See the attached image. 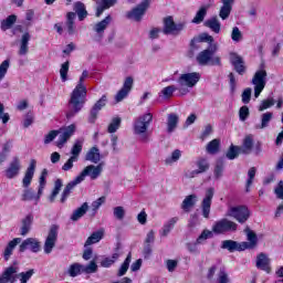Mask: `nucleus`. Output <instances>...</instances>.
<instances>
[{
	"label": "nucleus",
	"mask_w": 283,
	"mask_h": 283,
	"mask_svg": "<svg viewBox=\"0 0 283 283\" xmlns=\"http://www.w3.org/2000/svg\"><path fill=\"white\" fill-rule=\"evenodd\" d=\"M224 171V160L218 159L214 167V177L222 178V172Z\"/></svg>",
	"instance_id": "13d9d810"
},
{
	"label": "nucleus",
	"mask_w": 283,
	"mask_h": 283,
	"mask_svg": "<svg viewBox=\"0 0 283 283\" xmlns=\"http://www.w3.org/2000/svg\"><path fill=\"white\" fill-rule=\"evenodd\" d=\"M96 3V17H101L105 10H109L116 3V0H98Z\"/></svg>",
	"instance_id": "2f4dec72"
},
{
	"label": "nucleus",
	"mask_w": 283,
	"mask_h": 283,
	"mask_svg": "<svg viewBox=\"0 0 283 283\" xmlns=\"http://www.w3.org/2000/svg\"><path fill=\"white\" fill-rule=\"evenodd\" d=\"M85 143V139H76L71 148V158H75V160H78V157L81 156V151H83V144Z\"/></svg>",
	"instance_id": "e433bc0d"
},
{
	"label": "nucleus",
	"mask_w": 283,
	"mask_h": 283,
	"mask_svg": "<svg viewBox=\"0 0 283 283\" xmlns=\"http://www.w3.org/2000/svg\"><path fill=\"white\" fill-rule=\"evenodd\" d=\"M28 249H30L32 253H39V251H41V241L36 238H28L23 240L19 245L20 253H25Z\"/></svg>",
	"instance_id": "ddd939ff"
},
{
	"label": "nucleus",
	"mask_w": 283,
	"mask_h": 283,
	"mask_svg": "<svg viewBox=\"0 0 283 283\" xmlns=\"http://www.w3.org/2000/svg\"><path fill=\"white\" fill-rule=\"evenodd\" d=\"M221 249H226L230 253H233L235 251H244L242 243H239L238 241L233 240L222 241Z\"/></svg>",
	"instance_id": "a878e982"
},
{
	"label": "nucleus",
	"mask_w": 283,
	"mask_h": 283,
	"mask_svg": "<svg viewBox=\"0 0 283 283\" xmlns=\"http://www.w3.org/2000/svg\"><path fill=\"white\" fill-rule=\"evenodd\" d=\"M56 240H59V226L53 224L51 226L48 237L44 241V253L50 255L52 250L56 247Z\"/></svg>",
	"instance_id": "9b49d317"
},
{
	"label": "nucleus",
	"mask_w": 283,
	"mask_h": 283,
	"mask_svg": "<svg viewBox=\"0 0 283 283\" xmlns=\"http://www.w3.org/2000/svg\"><path fill=\"white\" fill-rule=\"evenodd\" d=\"M8 70H10V60H4L0 64V83L6 78V75L8 74Z\"/></svg>",
	"instance_id": "4d7b16f0"
},
{
	"label": "nucleus",
	"mask_w": 283,
	"mask_h": 283,
	"mask_svg": "<svg viewBox=\"0 0 283 283\" xmlns=\"http://www.w3.org/2000/svg\"><path fill=\"white\" fill-rule=\"evenodd\" d=\"M74 11L80 21H83L87 17V10H85V4L83 2H75Z\"/></svg>",
	"instance_id": "c03bdc74"
},
{
	"label": "nucleus",
	"mask_w": 283,
	"mask_h": 283,
	"mask_svg": "<svg viewBox=\"0 0 283 283\" xmlns=\"http://www.w3.org/2000/svg\"><path fill=\"white\" fill-rule=\"evenodd\" d=\"M207 154H211L212 156L220 151V139H213L208 143L206 146Z\"/></svg>",
	"instance_id": "a18cd8bd"
},
{
	"label": "nucleus",
	"mask_w": 283,
	"mask_h": 283,
	"mask_svg": "<svg viewBox=\"0 0 283 283\" xmlns=\"http://www.w3.org/2000/svg\"><path fill=\"white\" fill-rule=\"evenodd\" d=\"M21 242H23L21 238H14L7 244L3 251V258L6 262L10 260V258L12 256V253H14V249H17V245L21 244Z\"/></svg>",
	"instance_id": "5701e85b"
},
{
	"label": "nucleus",
	"mask_w": 283,
	"mask_h": 283,
	"mask_svg": "<svg viewBox=\"0 0 283 283\" xmlns=\"http://www.w3.org/2000/svg\"><path fill=\"white\" fill-rule=\"evenodd\" d=\"M123 119H120V117H114L108 125V134H116V132H118V129L120 128Z\"/></svg>",
	"instance_id": "49530a36"
},
{
	"label": "nucleus",
	"mask_w": 283,
	"mask_h": 283,
	"mask_svg": "<svg viewBox=\"0 0 283 283\" xmlns=\"http://www.w3.org/2000/svg\"><path fill=\"white\" fill-rule=\"evenodd\" d=\"M228 218H233L240 224H244L249 218H251V211L245 206L230 207L226 213Z\"/></svg>",
	"instance_id": "423d86ee"
},
{
	"label": "nucleus",
	"mask_w": 283,
	"mask_h": 283,
	"mask_svg": "<svg viewBox=\"0 0 283 283\" xmlns=\"http://www.w3.org/2000/svg\"><path fill=\"white\" fill-rule=\"evenodd\" d=\"M59 132L61 135L59 136V139L56 142V147L61 149V147H63V145H65V143H67L70 138L74 136V133L76 132V125L71 124L65 128H60Z\"/></svg>",
	"instance_id": "dca6fc26"
},
{
	"label": "nucleus",
	"mask_w": 283,
	"mask_h": 283,
	"mask_svg": "<svg viewBox=\"0 0 283 283\" xmlns=\"http://www.w3.org/2000/svg\"><path fill=\"white\" fill-rule=\"evenodd\" d=\"M109 23H112V15H107L104 20L96 23L94 27V31L99 36H103V34H104L105 30H107V25H109Z\"/></svg>",
	"instance_id": "f704fd0d"
},
{
	"label": "nucleus",
	"mask_w": 283,
	"mask_h": 283,
	"mask_svg": "<svg viewBox=\"0 0 283 283\" xmlns=\"http://www.w3.org/2000/svg\"><path fill=\"white\" fill-rule=\"evenodd\" d=\"M266 76L268 74L265 70L255 72L252 78V85H254V98H260V94H262L264 87H266Z\"/></svg>",
	"instance_id": "1a4fd4ad"
},
{
	"label": "nucleus",
	"mask_w": 283,
	"mask_h": 283,
	"mask_svg": "<svg viewBox=\"0 0 283 283\" xmlns=\"http://www.w3.org/2000/svg\"><path fill=\"white\" fill-rule=\"evenodd\" d=\"M185 28H187L186 21L176 23L174 21V17H167L164 19L163 32L165 34H172V36H178V34H180Z\"/></svg>",
	"instance_id": "0eeeda50"
},
{
	"label": "nucleus",
	"mask_w": 283,
	"mask_h": 283,
	"mask_svg": "<svg viewBox=\"0 0 283 283\" xmlns=\"http://www.w3.org/2000/svg\"><path fill=\"white\" fill-rule=\"evenodd\" d=\"M70 72V61L64 62L60 69L61 81L65 83L67 81V73Z\"/></svg>",
	"instance_id": "6e6d98bb"
},
{
	"label": "nucleus",
	"mask_w": 283,
	"mask_h": 283,
	"mask_svg": "<svg viewBox=\"0 0 283 283\" xmlns=\"http://www.w3.org/2000/svg\"><path fill=\"white\" fill-rule=\"evenodd\" d=\"M34 171H36V159H31L29 167L25 170L24 177L22 179V186L24 187V191L22 193V200L24 202H30L32 200H35V202H39L41 200V196H39V190L38 193H34V190L30 187L32 185V178H34Z\"/></svg>",
	"instance_id": "f03ea898"
},
{
	"label": "nucleus",
	"mask_w": 283,
	"mask_h": 283,
	"mask_svg": "<svg viewBox=\"0 0 283 283\" xmlns=\"http://www.w3.org/2000/svg\"><path fill=\"white\" fill-rule=\"evenodd\" d=\"M176 222H178V217L171 218L168 222H166L160 230L159 234L161 238H167L169 233H171L174 227H176Z\"/></svg>",
	"instance_id": "c9c22d12"
},
{
	"label": "nucleus",
	"mask_w": 283,
	"mask_h": 283,
	"mask_svg": "<svg viewBox=\"0 0 283 283\" xmlns=\"http://www.w3.org/2000/svg\"><path fill=\"white\" fill-rule=\"evenodd\" d=\"M76 20V13L75 12H69L66 14V22L65 28L69 34H74L76 32V25L74 24V21Z\"/></svg>",
	"instance_id": "473e14b6"
},
{
	"label": "nucleus",
	"mask_w": 283,
	"mask_h": 283,
	"mask_svg": "<svg viewBox=\"0 0 283 283\" xmlns=\"http://www.w3.org/2000/svg\"><path fill=\"white\" fill-rule=\"evenodd\" d=\"M133 87H134V78L132 76L126 77L122 90H119L115 95V102L120 103L124 98H127Z\"/></svg>",
	"instance_id": "f3484780"
},
{
	"label": "nucleus",
	"mask_w": 283,
	"mask_h": 283,
	"mask_svg": "<svg viewBox=\"0 0 283 283\" xmlns=\"http://www.w3.org/2000/svg\"><path fill=\"white\" fill-rule=\"evenodd\" d=\"M200 81V73L192 72V73H184L177 80L178 83V92L181 96H187L189 94V90L196 87Z\"/></svg>",
	"instance_id": "7ed1b4c3"
},
{
	"label": "nucleus",
	"mask_w": 283,
	"mask_h": 283,
	"mask_svg": "<svg viewBox=\"0 0 283 283\" xmlns=\"http://www.w3.org/2000/svg\"><path fill=\"white\" fill-rule=\"evenodd\" d=\"M85 103H87V86L76 85L75 88L71 93V97L69 101V106L66 111L67 120H72L83 107H85Z\"/></svg>",
	"instance_id": "f257e3e1"
},
{
	"label": "nucleus",
	"mask_w": 283,
	"mask_h": 283,
	"mask_svg": "<svg viewBox=\"0 0 283 283\" xmlns=\"http://www.w3.org/2000/svg\"><path fill=\"white\" fill-rule=\"evenodd\" d=\"M250 115V111H249V106H242L239 109V119L244 123V120H247V118H249Z\"/></svg>",
	"instance_id": "338daca9"
},
{
	"label": "nucleus",
	"mask_w": 283,
	"mask_h": 283,
	"mask_svg": "<svg viewBox=\"0 0 283 283\" xmlns=\"http://www.w3.org/2000/svg\"><path fill=\"white\" fill-rule=\"evenodd\" d=\"M231 39H232V41H234L235 43L242 41V31H240V28L234 27V28L232 29Z\"/></svg>",
	"instance_id": "69168bd1"
},
{
	"label": "nucleus",
	"mask_w": 283,
	"mask_h": 283,
	"mask_svg": "<svg viewBox=\"0 0 283 283\" xmlns=\"http://www.w3.org/2000/svg\"><path fill=\"white\" fill-rule=\"evenodd\" d=\"M230 63L233 65L234 71L243 76L247 73V65L244 64V59L237 52H230Z\"/></svg>",
	"instance_id": "4468645a"
},
{
	"label": "nucleus",
	"mask_w": 283,
	"mask_h": 283,
	"mask_svg": "<svg viewBox=\"0 0 283 283\" xmlns=\"http://www.w3.org/2000/svg\"><path fill=\"white\" fill-rule=\"evenodd\" d=\"M130 263H132V253H129L127 255V258L125 259V261L120 265V268L118 270V273H117V277H123V275H125V273H127V271L129 270V264Z\"/></svg>",
	"instance_id": "de8ad7c7"
},
{
	"label": "nucleus",
	"mask_w": 283,
	"mask_h": 283,
	"mask_svg": "<svg viewBox=\"0 0 283 283\" xmlns=\"http://www.w3.org/2000/svg\"><path fill=\"white\" fill-rule=\"evenodd\" d=\"M105 105H107V95H103L91 108L88 123H96V118H98V112H101Z\"/></svg>",
	"instance_id": "6ab92c4d"
},
{
	"label": "nucleus",
	"mask_w": 283,
	"mask_h": 283,
	"mask_svg": "<svg viewBox=\"0 0 283 283\" xmlns=\"http://www.w3.org/2000/svg\"><path fill=\"white\" fill-rule=\"evenodd\" d=\"M84 160L93 163V165H98L101 163V149H98L96 146H93L86 153Z\"/></svg>",
	"instance_id": "4be33fe9"
},
{
	"label": "nucleus",
	"mask_w": 283,
	"mask_h": 283,
	"mask_svg": "<svg viewBox=\"0 0 283 283\" xmlns=\"http://www.w3.org/2000/svg\"><path fill=\"white\" fill-rule=\"evenodd\" d=\"M196 166L198 167V171L199 174H206V171H209V160H207V158H199L196 161Z\"/></svg>",
	"instance_id": "603ef678"
},
{
	"label": "nucleus",
	"mask_w": 283,
	"mask_h": 283,
	"mask_svg": "<svg viewBox=\"0 0 283 283\" xmlns=\"http://www.w3.org/2000/svg\"><path fill=\"white\" fill-rule=\"evenodd\" d=\"M30 39H32L30 33L25 32L24 34H22V38L20 40V48L18 51L19 56H25L30 52Z\"/></svg>",
	"instance_id": "b1692460"
},
{
	"label": "nucleus",
	"mask_w": 283,
	"mask_h": 283,
	"mask_svg": "<svg viewBox=\"0 0 283 283\" xmlns=\"http://www.w3.org/2000/svg\"><path fill=\"white\" fill-rule=\"evenodd\" d=\"M253 144H254L253 135L245 136L243 139L242 146L239 147L240 154H245V155L251 154V151H253Z\"/></svg>",
	"instance_id": "cd10ccee"
},
{
	"label": "nucleus",
	"mask_w": 283,
	"mask_h": 283,
	"mask_svg": "<svg viewBox=\"0 0 283 283\" xmlns=\"http://www.w3.org/2000/svg\"><path fill=\"white\" fill-rule=\"evenodd\" d=\"M213 6V1H209L207 4L202 6L196 13L192 19V23H202L205 21V17H207V10Z\"/></svg>",
	"instance_id": "bb28decb"
},
{
	"label": "nucleus",
	"mask_w": 283,
	"mask_h": 283,
	"mask_svg": "<svg viewBox=\"0 0 283 283\" xmlns=\"http://www.w3.org/2000/svg\"><path fill=\"white\" fill-rule=\"evenodd\" d=\"M244 232L249 242H241L243 251H247V249H255V247H258V234L249 228H247Z\"/></svg>",
	"instance_id": "412c9836"
},
{
	"label": "nucleus",
	"mask_w": 283,
	"mask_h": 283,
	"mask_svg": "<svg viewBox=\"0 0 283 283\" xmlns=\"http://www.w3.org/2000/svg\"><path fill=\"white\" fill-rule=\"evenodd\" d=\"M273 105H275V99L273 98L262 101L259 106V112H264V109H269V107H273Z\"/></svg>",
	"instance_id": "e2e57ef3"
},
{
	"label": "nucleus",
	"mask_w": 283,
	"mask_h": 283,
	"mask_svg": "<svg viewBox=\"0 0 283 283\" xmlns=\"http://www.w3.org/2000/svg\"><path fill=\"white\" fill-rule=\"evenodd\" d=\"M255 172H256L255 167L250 168L248 171V180H247V186H245L247 192H249V188L253 185V180L255 178Z\"/></svg>",
	"instance_id": "bf43d9fd"
},
{
	"label": "nucleus",
	"mask_w": 283,
	"mask_h": 283,
	"mask_svg": "<svg viewBox=\"0 0 283 283\" xmlns=\"http://www.w3.org/2000/svg\"><path fill=\"white\" fill-rule=\"evenodd\" d=\"M218 282L219 283H230L231 280L229 279V274L224 270H220L218 274Z\"/></svg>",
	"instance_id": "774afa93"
},
{
	"label": "nucleus",
	"mask_w": 283,
	"mask_h": 283,
	"mask_svg": "<svg viewBox=\"0 0 283 283\" xmlns=\"http://www.w3.org/2000/svg\"><path fill=\"white\" fill-rule=\"evenodd\" d=\"M198 202V196L196 195H189L187 196L182 203H181V209L186 211V213H189L193 207H196V203Z\"/></svg>",
	"instance_id": "c85d7f7f"
},
{
	"label": "nucleus",
	"mask_w": 283,
	"mask_h": 283,
	"mask_svg": "<svg viewBox=\"0 0 283 283\" xmlns=\"http://www.w3.org/2000/svg\"><path fill=\"white\" fill-rule=\"evenodd\" d=\"M66 273L70 275V277H77V275L83 273V265L80 263H73L69 266Z\"/></svg>",
	"instance_id": "37998d69"
},
{
	"label": "nucleus",
	"mask_w": 283,
	"mask_h": 283,
	"mask_svg": "<svg viewBox=\"0 0 283 283\" xmlns=\"http://www.w3.org/2000/svg\"><path fill=\"white\" fill-rule=\"evenodd\" d=\"M178 91V87L175 85L166 86L161 90L159 93V96H163V98H171L174 96V92Z\"/></svg>",
	"instance_id": "864d4df0"
},
{
	"label": "nucleus",
	"mask_w": 283,
	"mask_h": 283,
	"mask_svg": "<svg viewBox=\"0 0 283 283\" xmlns=\"http://www.w3.org/2000/svg\"><path fill=\"white\" fill-rule=\"evenodd\" d=\"M87 209H90V206L87 205V202H84L80 208H77L76 210L73 211V213L71 216V220L73 222L81 220V218H83V216H85V213H87Z\"/></svg>",
	"instance_id": "4c0bfd02"
},
{
	"label": "nucleus",
	"mask_w": 283,
	"mask_h": 283,
	"mask_svg": "<svg viewBox=\"0 0 283 283\" xmlns=\"http://www.w3.org/2000/svg\"><path fill=\"white\" fill-rule=\"evenodd\" d=\"M238 231V223L223 218L212 226V233L217 235H222V233H231Z\"/></svg>",
	"instance_id": "6e6552de"
},
{
	"label": "nucleus",
	"mask_w": 283,
	"mask_h": 283,
	"mask_svg": "<svg viewBox=\"0 0 283 283\" xmlns=\"http://www.w3.org/2000/svg\"><path fill=\"white\" fill-rule=\"evenodd\" d=\"M240 146H233L231 145L230 148L228 149L226 156L228 160H235L238 156H240Z\"/></svg>",
	"instance_id": "5fc2aeb1"
},
{
	"label": "nucleus",
	"mask_w": 283,
	"mask_h": 283,
	"mask_svg": "<svg viewBox=\"0 0 283 283\" xmlns=\"http://www.w3.org/2000/svg\"><path fill=\"white\" fill-rule=\"evenodd\" d=\"M60 130H51L44 136V145H50L59 136Z\"/></svg>",
	"instance_id": "0e129e2a"
},
{
	"label": "nucleus",
	"mask_w": 283,
	"mask_h": 283,
	"mask_svg": "<svg viewBox=\"0 0 283 283\" xmlns=\"http://www.w3.org/2000/svg\"><path fill=\"white\" fill-rule=\"evenodd\" d=\"M273 119V113L268 112L261 115V124H256L254 126V129H266L269 127V124Z\"/></svg>",
	"instance_id": "58836bf2"
},
{
	"label": "nucleus",
	"mask_w": 283,
	"mask_h": 283,
	"mask_svg": "<svg viewBox=\"0 0 283 283\" xmlns=\"http://www.w3.org/2000/svg\"><path fill=\"white\" fill-rule=\"evenodd\" d=\"M218 52V44H212L210 49H206L198 53L197 55V63L199 65H222L220 56H214Z\"/></svg>",
	"instance_id": "39448f33"
},
{
	"label": "nucleus",
	"mask_w": 283,
	"mask_h": 283,
	"mask_svg": "<svg viewBox=\"0 0 283 283\" xmlns=\"http://www.w3.org/2000/svg\"><path fill=\"white\" fill-rule=\"evenodd\" d=\"M13 23H17V15L11 14L7 19L1 21V30L3 32H6V30H10Z\"/></svg>",
	"instance_id": "09e8293b"
},
{
	"label": "nucleus",
	"mask_w": 283,
	"mask_h": 283,
	"mask_svg": "<svg viewBox=\"0 0 283 283\" xmlns=\"http://www.w3.org/2000/svg\"><path fill=\"white\" fill-rule=\"evenodd\" d=\"M19 268H14V266H9L7 268L2 275L0 276V283H14V275L15 273H18Z\"/></svg>",
	"instance_id": "393cba45"
},
{
	"label": "nucleus",
	"mask_w": 283,
	"mask_h": 283,
	"mask_svg": "<svg viewBox=\"0 0 283 283\" xmlns=\"http://www.w3.org/2000/svg\"><path fill=\"white\" fill-rule=\"evenodd\" d=\"M256 269L265 271V273H271V259H269V255H266V253L261 252L260 254H258Z\"/></svg>",
	"instance_id": "aec40b11"
},
{
	"label": "nucleus",
	"mask_w": 283,
	"mask_h": 283,
	"mask_svg": "<svg viewBox=\"0 0 283 283\" xmlns=\"http://www.w3.org/2000/svg\"><path fill=\"white\" fill-rule=\"evenodd\" d=\"M32 222H34V217L32 214H28L24 219H22L20 235L25 237L30 233V230L32 229Z\"/></svg>",
	"instance_id": "7c9ffc66"
},
{
	"label": "nucleus",
	"mask_w": 283,
	"mask_h": 283,
	"mask_svg": "<svg viewBox=\"0 0 283 283\" xmlns=\"http://www.w3.org/2000/svg\"><path fill=\"white\" fill-rule=\"evenodd\" d=\"M119 258H120V249L116 248L115 253H113L112 258H105L101 262V266H103L104 269H109V266H112V264H114V262H116V260H118Z\"/></svg>",
	"instance_id": "a19ab883"
},
{
	"label": "nucleus",
	"mask_w": 283,
	"mask_h": 283,
	"mask_svg": "<svg viewBox=\"0 0 283 283\" xmlns=\"http://www.w3.org/2000/svg\"><path fill=\"white\" fill-rule=\"evenodd\" d=\"M62 187H63V180L57 179L54 182L53 191H52L51 196L49 197L50 202H54V200H56V196H59V193L61 192Z\"/></svg>",
	"instance_id": "3c124183"
},
{
	"label": "nucleus",
	"mask_w": 283,
	"mask_h": 283,
	"mask_svg": "<svg viewBox=\"0 0 283 283\" xmlns=\"http://www.w3.org/2000/svg\"><path fill=\"white\" fill-rule=\"evenodd\" d=\"M105 235V230L99 229L95 232H93L86 240L84 247H90L92 244H96L97 242H101L102 238Z\"/></svg>",
	"instance_id": "72a5a7b5"
},
{
	"label": "nucleus",
	"mask_w": 283,
	"mask_h": 283,
	"mask_svg": "<svg viewBox=\"0 0 283 283\" xmlns=\"http://www.w3.org/2000/svg\"><path fill=\"white\" fill-rule=\"evenodd\" d=\"M182 156V151L180 149H175L169 157L165 159L166 165H174V163H178L180 157Z\"/></svg>",
	"instance_id": "8fccbe9b"
},
{
	"label": "nucleus",
	"mask_w": 283,
	"mask_h": 283,
	"mask_svg": "<svg viewBox=\"0 0 283 283\" xmlns=\"http://www.w3.org/2000/svg\"><path fill=\"white\" fill-rule=\"evenodd\" d=\"M154 120V115L151 113H146L139 116L134 124V134L139 136V140L142 143H147L149 140V135H147V129H149V125Z\"/></svg>",
	"instance_id": "20e7f679"
},
{
	"label": "nucleus",
	"mask_w": 283,
	"mask_h": 283,
	"mask_svg": "<svg viewBox=\"0 0 283 283\" xmlns=\"http://www.w3.org/2000/svg\"><path fill=\"white\" fill-rule=\"evenodd\" d=\"M19 171H21V159H19V157L15 156L12 158L4 174L6 177L9 178V180H12V178H17V176H19Z\"/></svg>",
	"instance_id": "a211bd4d"
},
{
	"label": "nucleus",
	"mask_w": 283,
	"mask_h": 283,
	"mask_svg": "<svg viewBox=\"0 0 283 283\" xmlns=\"http://www.w3.org/2000/svg\"><path fill=\"white\" fill-rule=\"evenodd\" d=\"M151 6L150 0L142 1L136 8L127 13L128 19H133V21H142L143 17H145V12H147V8Z\"/></svg>",
	"instance_id": "f8f14e48"
},
{
	"label": "nucleus",
	"mask_w": 283,
	"mask_h": 283,
	"mask_svg": "<svg viewBox=\"0 0 283 283\" xmlns=\"http://www.w3.org/2000/svg\"><path fill=\"white\" fill-rule=\"evenodd\" d=\"M205 25L206 28H209L210 30H212V32H214L216 34H220L221 24H220V20H218L217 17L208 19L205 22Z\"/></svg>",
	"instance_id": "79ce46f5"
},
{
	"label": "nucleus",
	"mask_w": 283,
	"mask_h": 283,
	"mask_svg": "<svg viewBox=\"0 0 283 283\" xmlns=\"http://www.w3.org/2000/svg\"><path fill=\"white\" fill-rule=\"evenodd\" d=\"M178 120H179V117L178 115H176V113H171L168 115V119H167L168 134H172V132L176 130V127H178Z\"/></svg>",
	"instance_id": "ea45409f"
},
{
	"label": "nucleus",
	"mask_w": 283,
	"mask_h": 283,
	"mask_svg": "<svg viewBox=\"0 0 283 283\" xmlns=\"http://www.w3.org/2000/svg\"><path fill=\"white\" fill-rule=\"evenodd\" d=\"M81 180L78 177H75L74 180H72L71 182H69L66 185V187L64 188L63 192H62V197L60 199V201L63 203L65 202V200H67V198H70V193H72V190L74 189V187H76V185H81Z\"/></svg>",
	"instance_id": "c756f323"
},
{
	"label": "nucleus",
	"mask_w": 283,
	"mask_h": 283,
	"mask_svg": "<svg viewBox=\"0 0 283 283\" xmlns=\"http://www.w3.org/2000/svg\"><path fill=\"white\" fill-rule=\"evenodd\" d=\"M209 238H213V231L203 230L201 234L197 238V244H202L205 240H209Z\"/></svg>",
	"instance_id": "680f3d73"
},
{
	"label": "nucleus",
	"mask_w": 283,
	"mask_h": 283,
	"mask_svg": "<svg viewBox=\"0 0 283 283\" xmlns=\"http://www.w3.org/2000/svg\"><path fill=\"white\" fill-rule=\"evenodd\" d=\"M103 167H105V163H99L97 166L88 165L86 166L83 171L77 176L80 180L83 182L85 177L88 176L91 180H96L103 174Z\"/></svg>",
	"instance_id": "9d476101"
},
{
	"label": "nucleus",
	"mask_w": 283,
	"mask_h": 283,
	"mask_svg": "<svg viewBox=\"0 0 283 283\" xmlns=\"http://www.w3.org/2000/svg\"><path fill=\"white\" fill-rule=\"evenodd\" d=\"M213 196H216V189L213 187L208 188L201 202L203 218H209V214L211 213V201L213 200Z\"/></svg>",
	"instance_id": "2eb2a0df"
},
{
	"label": "nucleus",
	"mask_w": 283,
	"mask_h": 283,
	"mask_svg": "<svg viewBox=\"0 0 283 283\" xmlns=\"http://www.w3.org/2000/svg\"><path fill=\"white\" fill-rule=\"evenodd\" d=\"M34 275V270H29L27 272L19 273L17 277H19L21 283H28L29 280Z\"/></svg>",
	"instance_id": "052dcab7"
}]
</instances>
